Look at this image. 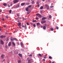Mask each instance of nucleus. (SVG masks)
Masks as SVG:
<instances>
[{
	"mask_svg": "<svg viewBox=\"0 0 63 63\" xmlns=\"http://www.w3.org/2000/svg\"><path fill=\"white\" fill-rule=\"evenodd\" d=\"M21 23L20 22L18 23V26L19 27V28H21Z\"/></svg>",
	"mask_w": 63,
	"mask_h": 63,
	"instance_id": "obj_1",
	"label": "nucleus"
},
{
	"mask_svg": "<svg viewBox=\"0 0 63 63\" xmlns=\"http://www.w3.org/2000/svg\"><path fill=\"white\" fill-rule=\"evenodd\" d=\"M18 2V0H14L13 2L14 3H17Z\"/></svg>",
	"mask_w": 63,
	"mask_h": 63,
	"instance_id": "obj_2",
	"label": "nucleus"
},
{
	"mask_svg": "<svg viewBox=\"0 0 63 63\" xmlns=\"http://www.w3.org/2000/svg\"><path fill=\"white\" fill-rule=\"evenodd\" d=\"M45 6L46 7V8L47 10H49V6H48V5L47 4L45 5Z\"/></svg>",
	"mask_w": 63,
	"mask_h": 63,
	"instance_id": "obj_3",
	"label": "nucleus"
},
{
	"mask_svg": "<svg viewBox=\"0 0 63 63\" xmlns=\"http://www.w3.org/2000/svg\"><path fill=\"white\" fill-rule=\"evenodd\" d=\"M36 15L38 17H41V16H41V14H36Z\"/></svg>",
	"mask_w": 63,
	"mask_h": 63,
	"instance_id": "obj_4",
	"label": "nucleus"
},
{
	"mask_svg": "<svg viewBox=\"0 0 63 63\" xmlns=\"http://www.w3.org/2000/svg\"><path fill=\"white\" fill-rule=\"evenodd\" d=\"M41 23L42 24H43V23H46V22L45 20L42 21L41 22Z\"/></svg>",
	"mask_w": 63,
	"mask_h": 63,
	"instance_id": "obj_5",
	"label": "nucleus"
},
{
	"mask_svg": "<svg viewBox=\"0 0 63 63\" xmlns=\"http://www.w3.org/2000/svg\"><path fill=\"white\" fill-rule=\"evenodd\" d=\"M5 37H6V36H5V35H4V36L1 35L0 36L1 38H5Z\"/></svg>",
	"mask_w": 63,
	"mask_h": 63,
	"instance_id": "obj_6",
	"label": "nucleus"
},
{
	"mask_svg": "<svg viewBox=\"0 0 63 63\" xmlns=\"http://www.w3.org/2000/svg\"><path fill=\"white\" fill-rule=\"evenodd\" d=\"M25 2H24L23 3H22L21 4V6H24V5H25Z\"/></svg>",
	"mask_w": 63,
	"mask_h": 63,
	"instance_id": "obj_7",
	"label": "nucleus"
},
{
	"mask_svg": "<svg viewBox=\"0 0 63 63\" xmlns=\"http://www.w3.org/2000/svg\"><path fill=\"white\" fill-rule=\"evenodd\" d=\"M4 55H2L1 56V58H2V59H4Z\"/></svg>",
	"mask_w": 63,
	"mask_h": 63,
	"instance_id": "obj_8",
	"label": "nucleus"
},
{
	"mask_svg": "<svg viewBox=\"0 0 63 63\" xmlns=\"http://www.w3.org/2000/svg\"><path fill=\"white\" fill-rule=\"evenodd\" d=\"M18 55L20 56V57H22V54L20 53H19L18 54Z\"/></svg>",
	"mask_w": 63,
	"mask_h": 63,
	"instance_id": "obj_9",
	"label": "nucleus"
},
{
	"mask_svg": "<svg viewBox=\"0 0 63 63\" xmlns=\"http://www.w3.org/2000/svg\"><path fill=\"white\" fill-rule=\"evenodd\" d=\"M0 42H1V45H3L4 44V42H3V40H1L0 41Z\"/></svg>",
	"mask_w": 63,
	"mask_h": 63,
	"instance_id": "obj_10",
	"label": "nucleus"
},
{
	"mask_svg": "<svg viewBox=\"0 0 63 63\" xmlns=\"http://www.w3.org/2000/svg\"><path fill=\"white\" fill-rule=\"evenodd\" d=\"M11 42H10L8 44V46L9 47L10 46H11Z\"/></svg>",
	"mask_w": 63,
	"mask_h": 63,
	"instance_id": "obj_11",
	"label": "nucleus"
},
{
	"mask_svg": "<svg viewBox=\"0 0 63 63\" xmlns=\"http://www.w3.org/2000/svg\"><path fill=\"white\" fill-rule=\"evenodd\" d=\"M46 19V17H44L42 18V20H45V19Z\"/></svg>",
	"mask_w": 63,
	"mask_h": 63,
	"instance_id": "obj_12",
	"label": "nucleus"
},
{
	"mask_svg": "<svg viewBox=\"0 0 63 63\" xmlns=\"http://www.w3.org/2000/svg\"><path fill=\"white\" fill-rule=\"evenodd\" d=\"M28 10H29V8H28V7H27L26 9V10L27 12H28Z\"/></svg>",
	"mask_w": 63,
	"mask_h": 63,
	"instance_id": "obj_13",
	"label": "nucleus"
},
{
	"mask_svg": "<svg viewBox=\"0 0 63 63\" xmlns=\"http://www.w3.org/2000/svg\"><path fill=\"white\" fill-rule=\"evenodd\" d=\"M43 29H44V30H46V26H44L43 27Z\"/></svg>",
	"mask_w": 63,
	"mask_h": 63,
	"instance_id": "obj_14",
	"label": "nucleus"
},
{
	"mask_svg": "<svg viewBox=\"0 0 63 63\" xmlns=\"http://www.w3.org/2000/svg\"><path fill=\"white\" fill-rule=\"evenodd\" d=\"M19 5H17L16 6V8H19Z\"/></svg>",
	"mask_w": 63,
	"mask_h": 63,
	"instance_id": "obj_15",
	"label": "nucleus"
},
{
	"mask_svg": "<svg viewBox=\"0 0 63 63\" xmlns=\"http://www.w3.org/2000/svg\"><path fill=\"white\" fill-rule=\"evenodd\" d=\"M40 25V23H39L38 22L37 23V26H39V25Z\"/></svg>",
	"mask_w": 63,
	"mask_h": 63,
	"instance_id": "obj_16",
	"label": "nucleus"
},
{
	"mask_svg": "<svg viewBox=\"0 0 63 63\" xmlns=\"http://www.w3.org/2000/svg\"><path fill=\"white\" fill-rule=\"evenodd\" d=\"M43 8H44V7L42 6H41L40 7V10H42Z\"/></svg>",
	"mask_w": 63,
	"mask_h": 63,
	"instance_id": "obj_17",
	"label": "nucleus"
},
{
	"mask_svg": "<svg viewBox=\"0 0 63 63\" xmlns=\"http://www.w3.org/2000/svg\"><path fill=\"white\" fill-rule=\"evenodd\" d=\"M3 5L4 6H7V4L6 3H4Z\"/></svg>",
	"mask_w": 63,
	"mask_h": 63,
	"instance_id": "obj_18",
	"label": "nucleus"
},
{
	"mask_svg": "<svg viewBox=\"0 0 63 63\" xmlns=\"http://www.w3.org/2000/svg\"><path fill=\"white\" fill-rule=\"evenodd\" d=\"M49 17L50 18H51L52 17L50 15L49 16Z\"/></svg>",
	"mask_w": 63,
	"mask_h": 63,
	"instance_id": "obj_19",
	"label": "nucleus"
},
{
	"mask_svg": "<svg viewBox=\"0 0 63 63\" xmlns=\"http://www.w3.org/2000/svg\"><path fill=\"white\" fill-rule=\"evenodd\" d=\"M18 63H21V61L20 60H19L18 62Z\"/></svg>",
	"mask_w": 63,
	"mask_h": 63,
	"instance_id": "obj_20",
	"label": "nucleus"
},
{
	"mask_svg": "<svg viewBox=\"0 0 63 63\" xmlns=\"http://www.w3.org/2000/svg\"><path fill=\"white\" fill-rule=\"evenodd\" d=\"M20 44H21V47H22L23 46V45L22 43V42Z\"/></svg>",
	"mask_w": 63,
	"mask_h": 63,
	"instance_id": "obj_21",
	"label": "nucleus"
},
{
	"mask_svg": "<svg viewBox=\"0 0 63 63\" xmlns=\"http://www.w3.org/2000/svg\"><path fill=\"white\" fill-rule=\"evenodd\" d=\"M37 21L36 20H34L33 21V22H36Z\"/></svg>",
	"mask_w": 63,
	"mask_h": 63,
	"instance_id": "obj_22",
	"label": "nucleus"
},
{
	"mask_svg": "<svg viewBox=\"0 0 63 63\" xmlns=\"http://www.w3.org/2000/svg\"><path fill=\"white\" fill-rule=\"evenodd\" d=\"M12 44L13 45H14V46H16V44H15V43L14 42H12Z\"/></svg>",
	"mask_w": 63,
	"mask_h": 63,
	"instance_id": "obj_23",
	"label": "nucleus"
},
{
	"mask_svg": "<svg viewBox=\"0 0 63 63\" xmlns=\"http://www.w3.org/2000/svg\"><path fill=\"white\" fill-rule=\"evenodd\" d=\"M50 30L51 31H53V28H51L50 29Z\"/></svg>",
	"mask_w": 63,
	"mask_h": 63,
	"instance_id": "obj_24",
	"label": "nucleus"
},
{
	"mask_svg": "<svg viewBox=\"0 0 63 63\" xmlns=\"http://www.w3.org/2000/svg\"><path fill=\"white\" fill-rule=\"evenodd\" d=\"M11 13H12V10H9V13H10V14H11Z\"/></svg>",
	"mask_w": 63,
	"mask_h": 63,
	"instance_id": "obj_25",
	"label": "nucleus"
},
{
	"mask_svg": "<svg viewBox=\"0 0 63 63\" xmlns=\"http://www.w3.org/2000/svg\"><path fill=\"white\" fill-rule=\"evenodd\" d=\"M49 59H51L52 57L51 56H49Z\"/></svg>",
	"mask_w": 63,
	"mask_h": 63,
	"instance_id": "obj_26",
	"label": "nucleus"
},
{
	"mask_svg": "<svg viewBox=\"0 0 63 63\" xmlns=\"http://www.w3.org/2000/svg\"><path fill=\"white\" fill-rule=\"evenodd\" d=\"M14 40H16V41H17V39L16 38H13Z\"/></svg>",
	"mask_w": 63,
	"mask_h": 63,
	"instance_id": "obj_27",
	"label": "nucleus"
},
{
	"mask_svg": "<svg viewBox=\"0 0 63 63\" xmlns=\"http://www.w3.org/2000/svg\"><path fill=\"white\" fill-rule=\"evenodd\" d=\"M39 56H41L42 55L40 54H38Z\"/></svg>",
	"mask_w": 63,
	"mask_h": 63,
	"instance_id": "obj_28",
	"label": "nucleus"
},
{
	"mask_svg": "<svg viewBox=\"0 0 63 63\" xmlns=\"http://www.w3.org/2000/svg\"><path fill=\"white\" fill-rule=\"evenodd\" d=\"M53 5H51L50 7V8H53Z\"/></svg>",
	"mask_w": 63,
	"mask_h": 63,
	"instance_id": "obj_29",
	"label": "nucleus"
},
{
	"mask_svg": "<svg viewBox=\"0 0 63 63\" xmlns=\"http://www.w3.org/2000/svg\"><path fill=\"white\" fill-rule=\"evenodd\" d=\"M5 48H7V47H8V46H7V45H5Z\"/></svg>",
	"mask_w": 63,
	"mask_h": 63,
	"instance_id": "obj_30",
	"label": "nucleus"
},
{
	"mask_svg": "<svg viewBox=\"0 0 63 63\" xmlns=\"http://www.w3.org/2000/svg\"><path fill=\"white\" fill-rule=\"evenodd\" d=\"M5 17L6 18H9L8 16H5Z\"/></svg>",
	"mask_w": 63,
	"mask_h": 63,
	"instance_id": "obj_31",
	"label": "nucleus"
},
{
	"mask_svg": "<svg viewBox=\"0 0 63 63\" xmlns=\"http://www.w3.org/2000/svg\"><path fill=\"white\" fill-rule=\"evenodd\" d=\"M31 5H30L28 6V8H31Z\"/></svg>",
	"mask_w": 63,
	"mask_h": 63,
	"instance_id": "obj_32",
	"label": "nucleus"
},
{
	"mask_svg": "<svg viewBox=\"0 0 63 63\" xmlns=\"http://www.w3.org/2000/svg\"><path fill=\"white\" fill-rule=\"evenodd\" d=\"M11 41H14V38H13V39H11Z\"/></svg>",
	"mask_w": 63,
	"mask_h": 63,
	"instance_id": "obj_33",
	"label": "nucleus"
},
{
	"mask_svg": "<svg viewBox=\"0 0 63 63\" xmlns=\"http://www.w3.org/2000/svg\"><path fill=\"white\" fill-rule=\"evenodd\" d=\"M13 3L12 2H11L10 3V4L11 6H12L13 5Z\"/></svg>",
	"mask_w": 63,
	"mask_h": 63,
	"instance_id": "obj_34",
	"label": "nucleus"
},
{
	"mask_svg": "<svg viewBox=\"0 0 63 63\" xmlns=\"http://www.w3.org/2000/svg\"><path fill=\"white\" fill-rule=\"evenodd\" d=\"M33 26L34 27H36V25H35V24H34L33 25Z\"/></svg>",
	"mask_w": 63,
	"mask_h": 63,
	"instance_id": "obj_35",
	"label": "nucleus"
},
{
	"mask_svg": "<svg viewBox=\"0 0 63 63\" xmlns=\"http://www.w3.org/2000/svg\"><path fill=\"white\" fill-rule=\"evenodd\" d=\"M29 56H32V55L31 54H30V55H29Z\"/></svg>",
	"mask_w": 63,
	"mask_h": 63,
	"instance_id": "obj_36",
	"label": "nucleus"
},
{
	"mask_svg": "<svg viewBox=\"0 0 63 63\" xmlns=\"http://www.w3.org/2000/svg\"><path fill=\"white\" fill-rule=\"evenodd\" d=\"M24 27H25V29H26V28L27 27H26V26L25 25Z\"/></svg>",
	"mask_w": 63,
	"mask_h": 63,
	"instance_id": "obj_37",
	"label": "nucleus"
},
{
	"mask_svg": "<svg viewBox=\"0 0 63 63\" xmlns=\"http://www.w3.org/2000/svg\"><path fill=\"white\" fill-rule=\"evenodd\" d=\"M43 61H46V60H45V59H43Z\"/></svg>",
	"mask_w": 63,
	"mask_h": 63,
	"instance_id": "obj_38",
	"label": "nucleus"
},
{
	"mask_svg": "<svg viewBox=\"0 0 63 63\" xmlns=\"http://www.w3.org/2000/svg\"><path fill=\"white\" fill-rule=\"evenodd\" d=\"M26 19H27V18H25L23 19V20H26Z\"/></svg>",
	"mask_w": 63,
	"mask_h": 63,
	"instance_id": "obj_39",
	"label": "nucleus"
},
{
	"mask_svg": "<svg viewBox=\"0 0 63 63\" xmlns=\"http://www.w3.org/2000/svg\"><path fill=\"white\" fill-rule=\"evenodd\" d=\"M44 58L45 59H46V58H47V57H46V56H45Z\"/></svg>",
	"mask_w": 63,
	"mask_h": 63,
	"instance_id": "obj_40",
	"label": "nucleus"
},
{
	"mask_svg": "<svg viewBox=\"0 0 63 63\" xmlns=\"http://www.w3.org/2000/svg\"><path fill=\"white\" fill-rule=\"evenodd\" d=\"M26 24H27V25H29V23H27Z\"/></svg>",
	"mask_w": 63,
	"mask_h": 63,
	"instance_id": "obj_41",
	"label": "nucleus"
},
{
	"mask_svg": "<svg viewBox=\"0 0 63 63\" xmlns=\"http://www.w3.org/2000/svg\"><path fill=\"white\" fill-rule=\"evenodd\" d=\"M56 28L57 29V30L58 29H59V28H58V27H56Z\"/></svg>",
	"mask_w": 63,
	"mask_h": 63,
	"instance_id": "obj_42",
	"label": "nucleus"
},
{
	"mask_svg": "<svg viewBox=\"0 0 63 63\" xmlns=\"http://www.w3.org/2000/svg\"><path fill=\"white\" fill-rule=\"evenodd\" d=\"M30 12H28L27 13V14H30Z\"/></svg>",
	"mask_w": 63,
	"mask_h": 63,
	"instance_id": "obj_43",
	"label": "nucleus"
},
{
	"mask_svg": "<svg viewBox=\"0 0 63 63\" xmlns=\"http://www.w3.org/2000/svg\"><path fill=\"white\" fill-rule=\"evenodd\" d=\"M4 28H5L6 27V26L5 25H3Z\"/></svg>",
	"mask_w": 63,
	"mask_h": 63,
	"instance_id": "obj_44",
	"label": "nucleus"
},
{
	"mask_svg": "<svg viewBox=\"0 0 63 63\" xmlns=\"http://www.w3.org/2000/svg\"><path fill=\"white\" fill-rule=\"evenodd\" d=\"M34 1H32V4H33L34 3Z\"/></svg>",
	"mask_w": 63,
	"mask_h": 63,
	"instance_id": "obj_45",
	"label": "nucleus"
},
{
	"mask_svg": "<svg viewBox=\"0 0 63 63\" xmlns=\"http://www.w3.org/2000/svg\"><path fill=\"white\" fill-rule=\"evenodd\" d=\"M17 16H18V17L19 16V15L18 14H17Z\"/></svg>",
	"mask_w": 63,
	"mask_h": 63,
	"instance_id": "obj_46",
	"label": "nucleus"
},
{
	"mask_svg": "<svg viewBox=\"0 0 63 63\" xmlns=\"http://www.w3.org/2000/svg\"><path fill=\"white\" fill-rule=\"evenodd\" d=\"M39 7V4H38L37 5V7L38 8Z\"/></svg>",
	"mask_w": 63,
	"mask_h": 63,
	"instance_id": "obj_47",
	"label": "nucleus"
},
{
	"mask_svg": "<svg viewBox=\"0 0 63 63\" xmlns=\"http://www.w3.org/2000/svg\"><path fill=\"white\" fill-rule=\"evenodd\" d=\"M30 61H31L30 60H28V62H30Z\"/></svg>",
	"mask_w": 63,
	"mask_h": 63,
	"instance_id": "obj_48",
	"label": "nucleus"
},
{
	"mask_svg": "<svg viewBox=\"0 0 63 63\" xmlns=\"http://www.w3.org/2000/svg\"><path fill=\"white\" fill-rule=\"evenodd\" d=\"M36 19H37V20H38V19H39V18L38 17H36Z\"/></svg>",
	"mask_w": 63,
	"mask_h": 63,
	"instance_id": "obj_49",
	"label": "nucleus"
},
{
	"mask_svg": "<svg viewBox=\"0 0 63 63\" xmlns=\"http://www.w3.org/2000/svg\"><path fill=\"white\" fill-rule=\"evenodd\" d=\"M29 3H26V4L27 5H29Z\"/></svg>",
	"mask_w": 63,
	"mask_h": 63,
	"instance_id": "obj_50",
	"label": "nucleus"
},
{
	"mask_svg": "<svg viewBox=\"0 0 63 63\" xmlns=\"http://www.w3.org/2000/svg\"><path fill=\"white\" fill-rule=\"evenodd\" d=\"M36 4H38V5L39 4V2H37L36 3Z\"/></svg>",
	"mask_w": 63,
	"mask_h": 63,
	"instance_id": "obj_51",
	"label": "nucleus"
},
{
	"mask_svg": "<svg viewBox=\"0 0 63 63\" xmlns=\"http://www.w3.org/2000/svg\"><path fill=\"white\" fill-rule=\"evenodd\" d=\"M24 25H23L22 26V27H23V28H24Z\"/></svg>",
	"mask_w": 63,
	"mask_h": 63,
	"instance_id": "obj_52",
	"label": "nucleus"
},
{
	"mask_svg": "<svg viewBox=\"0 0 63 63\" xmlns=\"http://www.w3.org/2000/svg\"><path fill=\"white\" fill-rule=\"evenodd\" d=\"M2 21H4V19L3 18L2 19Z\"/></svg>",
	"mask_w": 63,
	"mask_h": 63,
	"instance_id": "obj_53",
	"label": "nucleus"
},
{
	"mask_svg": "<svg viewBox=\"0 0 63 63\" xmlns=\"http://www.w3.org/2000/svg\"><path fill=\"white\" fill-rule=\"evenodd\" d=\"M0 12H2V10L0 9Z\"/></svg>",
	"mask_w": 63,
	"mask_h": 63,
	"instance_id": "obj_54",
	"label": "nucleus"
},
{
	"mask_svg": "<svg viewBox=\"0 0 63 63\" xmlns=\"http://www.w3.org/2000/svg\"><path fill=\"white\" fill-rule=\"evenodd\" d=\"M45 25L46 26V27H47V24H45Z\"/></svg>",
	"mask_w": 63,
	"mask_h": 63,
	"instance_id": "obj_55",
	"label": "nucleus"
},
{
	"mask_svg": "<svg viewBox=\"0 0 63 63\" xmlns=\"http://www.w3.org/2000/svg\"><path fill=\"white\" fill-rule=\"evenodd\" d=\"M19 19H21V17H19Z\"/></svg>",
	"mask_w": 63,
	"mask_h": 63,
	"instance_id": "obj_56",
	"label": "nucleus"
},
{
	"mask_svg": "<svg viewBox=\"0 0 63 63\" xmlns=\"http://www.w3.org/2000/svg\"><path fill=\"white\" fill-rule=\"evenodd\" d=\"M1 30H2V29L0 28V31H1Z\"/></svg>",
	"mask_w": 63,
	"mask_h": 63,
	"instance_id": "obj_57",
	"label": "nucleus"
},
{
	"mask_svg": "<svg viewBox=\"0 0 63 63\" xmlns=\"http://www.w3.org/2000/svg\"><path fill=\"white\" fill-rule=\"evenodd\" d=\"M18 22H20V21L19 20H18L17 21Z\"/></svg>",
	"mask_w": 63,
	"mask_h": 63,
	"instance_id": "obj_58",
	"label": "nucleus"
},
{
	"mask_svg": "<svg viewBox=\"0 0 63 63\" xmlns=\"http://www.w3.org/2000/svg\"><path fill=\"white\" fill-rule=\"evenodd\" d=\"M29 59V58L28 57L27 58V59Z\"/></svg>",
	"mask_w": 63,
	"mask_h": 63,
	"instance_id": "obj_59",
	"label": "nucleus"
},
{
	"mask_svg": "<svg viewBox=\"0 0 63 63\" xmlns=\"http://www.w3.org/2000/svg\"><path fill=\"white\" fill-rule=\"evenodd\" d=\"M8 7H10V5H8Z\"/></svg>",
	"mask_w": 63,
	"mask_h": 63,
	"instance_id": "obj_60",
	"label": "nucleus"
},
{
	"mask_svg": "<svg viewBox=\"0 0 63 63\" xmlns=\"http://www.w3.org/2000/svg\"><path fill=\"white\" fill-rule=\"evenodd\" d=\"M17 44L18 45H19V44L18 43H17Z\"/></svg>",
	"mask_w": 63,
	"mask_h": 63,
	"instance_id": "obj_61",
	"label": "nucleus"
},
{
	"mask_svg": "<svg viewBox=\"0 0 63 63\" xmlns=\"http://www.w3.org/2000/svg\"><path fill=\"white\" fill-rule=\"evenodd\" d=\"M52 63H54V62H52Z\"/></svg>",
	"mask_w": 63,
	"mask_h": 63,
	"instance_id": "obj_62",
	"label": "nucleus"
},
{
	"mask_svg": "<svg viewBox=\"0 0 63 63\" xmlns=\"http://www.w3.org/2000/svg\"><path fill=\"white\" fill-rule=\"evenodd\" d=\"M48 2H50V0H48Z\"/></svg>",
	"mask_w": 63,
	"mask_h": 63,
	"instance_id": "obj_63",
	"label": "nucleus"
},
{
	"mask_svg": "<svg viewBox=\"0 0 63 63\" xmlns=\"http://www.w3.org/2000/svg\"><path fill=\"white\" fill-rule=\"evenodd\" d=\"M49 63H51V62H50Z\"/></svg>",
	"mask_w": 63,
	"mask_h": 63,
	"instance_id": "obj_64",
	"label": "nucleus"
}]
</instances>
